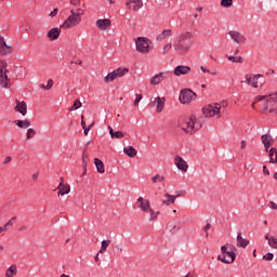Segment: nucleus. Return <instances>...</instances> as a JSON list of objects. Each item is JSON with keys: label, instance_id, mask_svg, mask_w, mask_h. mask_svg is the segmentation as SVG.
I'll return each mask as SVG.
<instances>
[{"label": "nucleus", "instance_id": "nucleus-40", "mask_svg": "<svg viewBox=\"0 0 277 277\" xmlns=\"http://www.w3.org/2000/svg\"><path fill=\"white\" fill-rule=\"evenodd\" d=\"M124 250V247H122V245L120 243H117V245H114L113 247V251L116 253V254H121V252Z\"/></svg>", "mask_w": 277, "mask_h": 277}, {"label": "nucleus", "instance_id": "nucleus-6", "mask_svg": "<svg viewBox=\"0 0 277 277\" xmlns=\"http://www.w3.org/2000/svg\"><path fill=\"white\" fill-rule=\"evenodd\" d=\"M8 62L0 60V85L5 90L12 88V80L8 77Z\"/></svg>", "mask_w": 277, "mask_h": 277}, {"label": "nucleus", "instance_id": "nucleus-39", "mask_svg": "<svg viewBox=\"0 0 277 277\" xmlns=\"http://www.w3.org/2000/svg\"><path fill=\"white\" fill-rule=\"evenodd\" d=\"M172 47H174V43L169 42L162 48V55H168L170 51H172Z\"/></svg>", "mask_w": 277, "mask_h": 277}, {"label": "nucleus", "instance_id": "nucleus-30", "mask_svg": "<svg viewBox=\"0 0 277 277\" xmlns=\"http://www.w3.org/2000/svg\"><path fill=\"white\" fill-rule=\"evenodd\" d=\"M123 153L124 155H127L128 157H137V149L134 148L133 146H128L123 148Z\"/></svg>", "mask_w": 277, "mask_h": 277}, {"label": "nucleus", "instance_id": "nucleus-13", "mask_svg": "<svg viewBox=\"0 0 277 277\" xmlns=\"http://www.w3.org/2000/svg\"><path fill=\"white\" fill-rule=\"evenodd\" d=\"M126 8L131 12H140L144 8V2L142 0H128L126 2Z\"/></svg>", "mask_w": 277, "mask_h": 277}, {"label": "nucleus", "instance_id": "nucleus-29", "mask_svg": "<svg viewBox=\"0 0 277 277\" xmlns=\"http://www.w3.org/2000/svg\"><path fill=\"white\" fill-rule=\"evenodd\" d=\"M18 274V266L16 264L11 265L6 271H5V277H14Z\"/></svg>", "mask_w": 277, "mask_h": 277}, {"label": "nucleus", "instance_id": "nucleus-44", "mask_svg": "<svg viewBox=\"0 0 277 277\" xmlns=\"http://www.w3.org/2000/svg\"><path fill=\"white\" fill-rule=\"evenodd\" d=\"M53 79H49L48 80V84L47 85H44V84H41V88L43 89V90H51V88H53Z\"/></svg>", "mask_w": 277, "mask_h": 277}, {"label": "nucleus", "instance_id": "nucleus-22", "mask_svg": "<svg viewBox=\"0 0 277 277\" xmlns=\"http://www.w3.org/2000/svg\"><path fill=\"white\" fill-rule=\"evenodd\" d=\"M136 202L141 211H146L150 207V201L148 199H144V197H138Z\"/></svg>", "mask_w": 277, "mask_h": 277}, {"label": "nucleus", "instance_id": "nucleus-16", "mask_svg": "<svg viewBox=\"0 0 277 277\" xmlns=\"http://www.w3.org/2000/svg\"><path fill=\"white\" fill-rule=\"evenodd\" d=\"M169 75H170V72H168V71H162V72L155 75L150 79V85H159V83H161V81H163L164 79H168Z\"/></svg>", "mask_w": 277, "mask_h": 277}, {"label": "nucleus", "instance_id": "nucleus-60", "mask_svg": "<svg viewBox=\"0 0 277 277\" xmlns=\"http://www.w3.org/2000/svg\"><path fill=\"white\" fill-rule=\"evenodd\" d=\"M247 144H246V141H241V146L240 148L243 150L246 148Z\"/></svg>", "mask_w": 277, "mask_h": 277}, {"label": "nucleus", "instance_id": "nucleus-33", "mask_svg": "<svg viewBox=\"0 0 277 277\" xmlns=\"http://www.w3.org/2000/svg\"><path fill=\"white\" fill-rule=\"evenodd\" d=\"M94 163H95V167H96V170L100 174H105V163H103L101 161V159L98 158H95L94 159Z\"/></svg>", "mask_w": 277, "mask_h": 277}, {"label": "nucleus", "instance_id": "nucleus-12", "mask_svg": "<svg viewBox=\"0 0 277 277\" xmlns=\"http://www.w3.org/2000/svg\"><path fill=\"white\" fill-rule=\"evenodd\" d=\"M150 103L153 104V106L155 107L156 105V111L157 114H161V111H163V107H166V97H160V96H151L149 98Z\"/></svg>", "mask_w": 277, "mask_h": 277}, {"label": "nucleus", "instance_id": "nucleus-63", "mask_svg": "<svg viewBox=\"0 0 277 277\" xmlns=\"http://www.w3.org/2000/svg\"><path fill=\"white\" fill-rule=\"evenodd\" d=\"M220 105H221V107H228V103L227 102H222Z\"/></svg>", "mask_w": 277, "mask_h": 277}, {"label": "nucleus", "instance_id": "nucleus-15", "mask_svg": "<svg viewBox=\"0 0 277 277\" xmlns=\"http://www.w3.org/2000/svg\"><path fill=\"white\" fill-rule=\"evenodd\" d=\"M174 164L176 166L177 170H181V172H187V170H189L187 161H185V159H183L181 156L174 157Z\"/></svg>", "mask_w": 277, "mask_h": 277}, {"label": "nucleus", "instance_id": "nucleus-7", "mask_svg": "<svg viewBox=\"0 0 277 277\" xmlns=\"http://www.w3.org/2000/svg\"><path fill=\"white\" fill-rule=\"evenodd\" d=\"M202 114L206 118H222V105L220 103L209 104L202 108Z\"/></svg>", "mask_w": 277, "mask_h": 277}, {"label": "nucleus", "instance_id": "nucleus-56", "mask_svg": "<svg viewBox=\"0 0 277 277\" xmlns=\"http://www.w3.org/2000/svg\"><path fill=\"white\" fill-rule=\"evenodd\" d=\"M57 9H54L51 13H50V16L51 18H54V16L57 14Z\"/></svg>", "mask_w": 277, "mask_h": 277}, {"label": "nucleus", "instance_id": "nucleus-42", "mask_svg": "<svg viewBox=\"0 0 277 277\" xmlns=\"http://www.w3.org/2000/svg\"><path fill=\"white\" fill-rule=\"evenodd\" d=\"M81 106H82L81 101L76 100L71 108H69V111H75V109H81Z\"/></svg>", "mask_w": 277, "mask_h": 277}, {"label": "nucleus", "instance_id": "nucleus-36", "mask_svg": "<svg viewBox=\"0 0 277 277\" xmlns=\"http://www.w3.org/2000/svg\"><path fill=\"white\" fill-rule=\"evenodd\" d=\"M227 60L229 62H233L234 64H243V58L241 56H229L226 55Z\"/></svg>", "mask_w": 277, "mask_h": 277}, {"label": "nucleus", "instance_id": "nucleus-45", "mask_svg": "<svg viewBox=\"0 0 277 277\" xmlns=\"http://www.w3.org/2000/svg\"><path fill=\"white\" fill-rule=\"evenodd\" d=\"M135 100H134V106L137 107V105H140V101H142V94H137L135 95Z\"/></svg>", "mask_w": 277, "mask_h": 277}, {"label": "nucleus", "instance_id": "nucleus-34", "mask_svg": "<svg viewBox=\"0 0 277 277\" xmlns=\"http://www.w3.org/2000/svg\"><path fill=\"white\" fill-rule=\"evenodd\" d=\"M143 212L149 215V222H153V220H157L159 215V212H155V210H153L150 206L146 211H143Z\"/></svg>", "mask_w": 277, "mask_h": 277}, {"label": "nucleus", "instance_id": "nucleus-51", "mask_svg": "<svg viewBox=\"0 0 277 277\" xmlns=\"http://www.w3.org/2000/svg\"><path fill=\"white\" fill-rule=\"evenodd\" d=\"M221 254H227V252H230L229 250H228V246H222L221 247Z\"/></svg>", "mask_w": 277, "mask_h": 277}, {"label": "nucleus", "instance_id": "nucleus-26", "mask_svg": "<svg viewBox=\"0 0 277 277\" xmlns=\"http://www.w3.org/2000/svg\"><path fill=\"white\" fill-rule=\"evenodd\" d=\"M60 34H62V28H52L48 32V38H50V40H57Z\"/></svg>", "mask_w": 277, "mask_h": 277}, {"label": "nucleus", "instance_id": "nucleus-21", "mask_svg": "<svg viewBox=\"0 0 277 277\" xmlns=\"http://www.w3.org/2000/svg\"><path fill=\"white\" fill-rule=\"evenodd\" d=\"M57 190L58 196H66V194H70V185L64 183V177H61Z\"/></svg>", "mask_w": 277, "mask_h": 277}, {"label": "nucleus", "instance_id": "nucleus-41", "mask_svg": "<svg viewBox=\"0 0 277 277\" xmlns=\"http://www.w3.org/2000/svg\"><path fill=\"white\" fill-rule=\"evenodd\" d=\"M153 183H162V181H166V177L163 175L156 174L154 177H151Z\"/></svg>", "mask_w": 277, "mask_h": 277}, {"label": "nucleus", "instance_id": "nucleus-35", "mask_svg": "<svg viewBox=\"0 0 277 277\" xmlns=\"http://www.w3.org/2000/svg\"><path fill=\"white\" fill-rule=\"evenodd\" d=\"M109 243H111V240H103L98 254H105V252H107V248H109Z\"/></svg>", "mask_w": 277, "mask_h": 277}, {"label": "nucleus", "instance_id": "nucleus-64", "mask_svg": "<svg viewBox=\"0 0 277 277\" xmlns=\"http://www.w3.org/2000/svg\"><path fill=\"white\" fill-rule=\"evenodd\" d=\"M81 127H82V129H85V121L84 120H81Z\"/></svg>", "mask_w": 277, "mask_h": 277}, {"label": "nucleus", "instance_id": "nucleus-37", "mask_svg": "<svg viewBox=\"0 0 277 277\" xmlns=\"http://www.w3.org/2000/svg\"><path fill=\"white\" fill-rule=\"evenodd\" d=\"M36 137V130L34 128H29L26 132V140H34Z\"/></svg>", "mask_w": 277, "mask_h": 277}, {"label": "nucleus", "instance_id": "nucleus-5", "mask_svg": "<svg viewBox=\"0 0 277 277\" xmlns=\"http://www.w3.org/2000/svg\"><path fill=\"white\" fill-rule=\"evenodd\" d=\"M135 49L137 53H142L143 55H148L153 49H155L154 43L150 41V39L146 37H138L135 40Z\"/></svg>", "mask_w": 277, "mask_h": 277}, {"label": "nucleus", "instance_id": "nucleus-17", "mask_svg": "<svg viewBox=\"0 0 277 277\" xmlns=\"http://www.w3.org/2000/svg\"><path fill=\"white\" fill-rule=\"evenodd\" d=\"M261 141L265 148V153H269V148H272V145L274 144V136L271 134H263Z\"/></svg>", "mask_w": 277, "mask_h": 277}, {"label": "nucleus", "instance_id": "nucleus-47", "mask_svg": "<svg viewBox=\"0 0 277 277\" xmlns=\"http://www.w3.org/2000/svg\"><path fill=\"white\" fill-rule=\"evenodd\" d=\"M114 137H116L117 140H120V137H124V133L122 131H117L115 132Z\"/></svg>", "mask_w": 277, "mask_h": 277}, {"label": "nucleus", "instance_id": "nucleus-23", "mask_svg": "<svg viewBox=\"0 0 277 277\" xmlns=\"http://www.w3.org/2000/svg\"><path fill=\"white\" fill-rule=\"evenodd\" d=\"M236 241L238 248H248V245L250 243V240L245 239L243 236H241V233H238Z\"/></svg>", "mask_w": 277, "mask_h": 277}, {"label": "nucleus", "instance_id": "nucleus-3", "mask_svg": "<svg viewBox=\"0 0 277 277\" xmlns=\"http://www.w3.org/2000/svg\"><path fill=\"white\" fill-rule=\"evenodd\" d=\"M83 14H85L83 9H71L70 15L61 25V29H72V27H77V25L81 24V17Z\"/></svg>", "mask_w": 277, "mask_h": 277}, {"label": "nucleus", "instance_id": "nucleus-18", "mask_svg": "<svg viewBox=\"0 0 277 277\" xmlns=\"http://www.w3.org/2000/svg\"><path fill=\"white\" fill-rule=\"evenodd\" d=\"M189 72H192V67L186 65H179L173 70V75L175 77H181V75H189Z\"/></svg>", "mask_w": 277, "mask_h": 277}, {"label": "nucleus", "instance_id": "nucleus-57", "mask_svg": "<svg viewBox=\"0 0 277 277\" xmlns=\"http://www.w3.org/2000/svg\"><path fill=\"white\" fill-rule=\"evenodd\" d=\"M228 248H229V252H235V250H237V247L233 245H228Z\"/></svg>", "mask_w": 277, "mask_h": 277}, {"label": "nucleus", "instance_id": "nucleus-43", "mask_svg": "<svg viewBox=\"0 0 277 277\" xmlns=\"http://www.w3.org/2000/svg\"><path fill=\"white\" fill-rule=\"evenodd\" d=\"M222 8H230L233 5V0H221Z\"/></svg>", "mask_w": 277, "mask_h": 277}, {"label": "nucleus", "instance_id": "nucleus-1", "mask_svg": "<svg viewBox=\"0 0 277 277\" xmlns=\"http://www.w3.org/2000/svg\"><path fill=\"white\" fill-rule=\"evenodd\" d=\"M256 105H259L260 109L262 111H265L266 114H272V111H275V114H277V92L269 95L256 96L251 107L255 109Z\"/></svg>", "mask_w": 277, "mask_h": 277}, {"label": "nucleus", "instance_id": "nucleus-58", "mask_svg": "<svg viewBox=\"0 0 277 277\" xmlns=\"http://www.w3.org/2000/svg\"><path fill=\"white\" fill-rule=\"evenodd\" d=\"M71 64H77L78 66H81L83 62L81 60H77L76 62H71Z\"/></svg>", "mask_w": 277, "mask_h": 277}, {"label": "nucleus", "instance_id": "nucleus-11", "mask_svg": "<svg viewBox=\"0 0 277 277\" xmlns=\"http://www.w3.org/2000/svg\"><path fill=\"white\" fill-rule=\"evenodd\" d=\"M263 77L261 74H247L245 76V81L242 83H247L248 85H251V88H259V78Z\"/></svg>", "mask_w": 277, "mask_h": 277}, {"label": "nucleus", "instance_id": "nucleus-19", "mask_svg": "<svg viewBox=\"0 0 277 277\" xmlns=\"http://www.w3.org/2000/svg\"><path fill=\"white\" fill-rule=\"evenodd\" d=\"M235 256H236L235 252L228 251L225 254H220L217 259L219 261H222V263L230 264V263H235Z\"/></svg>", "mask_w": 277, "mask_h": 277}, {"label": "nucleus", "instance_id": "nucleus-24", "mask_svg": "<svg viewBox=\"0 0 277 277\" xmlns=\"http://www.w3.org/2000/svg\"><path fill=\"white\" fill-rule=\"evenodd\" d=\"M166 38H172V29H164L160 35L157 36V42H163Z\"/></svg>", "mask_w": 277, "mask_h": 277}, {"label": "nucleus", "instance_id": "nucleus-4", "mask_svg": "<svg viewBox=\"0 0 277 277\" xmlns=\"http://www.w3.org/2000/svg\"><path fill=\"white\" fill-rule=\"evenodd\" d=\"M180 129L185 131V133H196V131L202 129V122L198 121L196 116L192 115L180 122Z\"/></svg>", "mask_w": 277, "mask_h": 277}, {"label": "nucleus", "instance_id": "nucleus-49", "mask_svg": "<svg viewBox=\"0 0 277 277\" xmlns=\"http://www.w3.org/2000/svg\"><path fill=\"white\" fill-rule=\"evenodd\" d=\"M209 228H211V223H208L206 226H203L202 230L206 233V237H209Z\"/></svg>", "mask_w": 277, "mask_h": 277}, {"label": "nucleus", "instance_id": "nucleus-2", "mask_svg": "<svg viewBox=\"0 0 277 277\" xmlns=\"http://www.w3.org/2000/svg\"><path fill=\"white\" fill-rule=\"evenodd\" d=\"M194 39V34L190 31H184L175 36L173 40V51L180 55H185L189 53L192 49V40Z\"/></svg>", "mask_w": 277, "mask_h": 277}, {"label": "nucleus", "instance_id": "nucleus-9", "mask_svg": "<svg viewBox=\"0 0 277 277\" xmlns=\"http://www.w3.org/2000/svg\"><path fill=\"white\" fill-rule=\"evenodd\" d=\"M195 98H196V93L190 89H183L180 92V103H182V105H187L192 103V101H194Z\"/></svg>", "mask_w": 277, "mask_h": 277}, {"label": "nucleus", "instance_id": "nucleus-38", "mask_svg": "<svg viewBox=\"0 0 277 277\" xmlns=\"http://www.w3.org/2000/svg\"><path fill=\"white\" fill-rule=\"evenodd\" d=\"M14 222H16V216H12L3 226L4 230H10V228H12V226H14Z\"/></svg>", "mask_w": 277, "mask_h": 277}, {"label": "nucleus", "instance_id": "nucleus-61", "mask_svg": "<svg viewBox=\"0 0 277 277\" xmlns=\"http://www.w3.org/2000/svg\"><path fill=\"white\" fill-rule=\"evenodd\" d=\"M10 161H12V157H6V158L4 159V163H10Z\"/></svg>", "mask_w": 277, "mask_h": 277}, {"label": "nucleus", "instance_id": "nucleus-28", "mask_svg": "<svg viewBox=\"0 0 277 277\" xmlns=\"http://www.w3.org/2000/svg\"><path fill=\"white\" fill-rule=\"evenodd\" d=\"M265 239H266V241H268V246L271 248H273V250H277V238L276 237H274L269 234H266Z\"/></svg>", "mask_w": 277, "mask_h": 277}, {"label": "nucleus", "instance_id": "nucleus-54", "mask_svg": "<svg viewBox=\"0 0 277 277\" xmlns=\"http://www.w3.org/2000/svg\"><path fill=\"white\" fill-rule=\"evenodd\" d=\"M69 3L70 5H79V3H81V0H70Z\"/></svg>", "mask_w": 277, "mask_h": 277}, {"label": "nucleus", "instance_id": "nucleus-46", "mask_svg": "<svg viewBox=\"0 0 277 277\" xmlns=\"http://www.w3.org/2000/svg\"><path fill=\"white\" fill-rule=\"evenodd\" d=\"M263 259L265 261H274V253H266Z\"/></svg>", "mask_w": 277, "mask_h": 277}, {"label": "nucleus", "instance_id": "nucleus-27", "mask_svg": "<svg viewBox=\"0 0 277 277\" xmlns=\"http://www.w3.org/2000/svg\"><path fill=\"white\" fill-rule=\"evenodd\" d=\"M164 198H167V200H162V205H166L167 207H170V205H174V202H176V196L170 195L169 193L164 194Z\"/></svg>", "mask_w": 277, "mask_h": 277}, {"label": "nucleus", "instance_id": "nucleus-48", "mask_svg": "<svg viewBox=\"0 0 277 277\" xmlns=\"http://www.w3.org/2000/svg\"><path fill=\"white\" fill-rule=\"evenodd\" d=\"M82 162H83V168L85 171V168H88V156H85V154L82 155Z\"/></svg>", "mask_w": 277, "mask_h": 277}, {"label": "nucleus", "instance_id": "nucleus-20", "mask_svg": "<svg viewBox=\"0 0 277 277\" xmlns=\"http://www.w3.org/2000/svg\"><path fill=\"white\" fill-rule=\"evenodd\" d=\"M95 25L97 27V29H100V31H107V29H109V27H111V21L104 18V19H97L95 22Z\"/></svg>", "mask_w": 277, "mask_h": 277}, {"label": "nucleus", "instance_id": "nucleus-62", "mask_svg": "<svg viewBox=\"0 0 277 277\" xmlns=\"http://www.w3.org/2000/svg\"><path fill=\"white\" fill-rule=\"evenodd\" d=\"M203 34H205V36H211V31H209L208 29H205Z\"/></svg>", "mask_w": 277, "mask_h": 277}, {"label": "nucleus", "instance_id": "nucleus-53", "mask_svg": "<svg viewBox=\"0 0 277 277\" xmlns=\"http://www.w3.org/2000/svg\"><path fill=\"white\" fill-rule=\"evenodd\" d=\"M263 174H264L265 176H269V170L267 169V166H264V167H263Z\"/></svg>", "mask_w": 277, "mask_h": 277}, {"label": "nucleus", "instance_id": "nucleus-8", "mask_svg": "<svg viewBox=\"0 0 277 277\" xmlns=\"http://www.w3.org/2000/svg\"><path fill=\"white\" fill-rule=\"evenodd\" d=\"M129 72V68L127 67H119L111 72H109L105 78V83H111V81H116V79H120V77H124Z\"/></svg>", "mask_w": 277, "mask_h": 277}, {"label": "nucleus", "instance_id": "nucleus-31", "mask_svg": "<svg viewBox=\"0 0 277 277\" xmlns=\"http://www.w3.org/2000/svg\"><path fill=\"white\" fill-rule=\"evenodd\" d=\"M269 163H277V149L276 147H272L268 149Z\"/></svg>", "mask_w": 277, "mask_h": 277}, {"label": "nucleus", "instance_id": "nucleus-52", "mask_svg": "<svg viewBox=\"0 0 277 277\" xmlns=\"http://www.w3.org/2000/svg\"><path fill=\"white\" fill-rule=\"evenodd\" d=\"M268 207H269V209H273L274 211L277 210V203L274 201H269Z\"/></svg>", "mask_w": 277, "mask_h": 277}, {"label": "nucleus", "instance_id": "nucleus-10", "mask_svg": "<svg viewBox=\"0 0 277 277\" xmlns=\"http://www.w3.org/2000/svg\"><path fill=\"white\" fill-rule=\"evenodd\" d=\"M14 48L11 44H8L5 38L0 36V56L5 57L8 55H12Z\"/></svg>", "mask_w": 277, "mask_h": 277}, {"label": "nucleus", "instance_id": "nucleus-25", "mask_svg": "<svg viewBox=\"0 0 277 277\" xmlns=\"http://www.w3.org/2000/svg\"><path fill=\"white\" fill-rule=\"evenodd\" d=\"M15 111L22 114V116H27V103L25 102H17L15 106Z\"/></svg>", "mask_w": 277, "mask_h": 277}, {"label": "nucleus", "instance_id": "nucleus-14", "mask_svg": "<svg viewBox=\"0 0 277 277\" xmlns=\"http://www.w3.org/2000/svg\"><path fill=\"white\" fill-rule=\"evenodd\" d=\"M228 36L232 38V40H234V42H236V44H246V37L241 32L230 30Z\"/></svg>", "mask_w": 277, "mask_h": 277}, {"label": "nucleus", "instance_id": "nucleus-32", "mask_svg": "<svg viewBox=\"0 0 277 277\" xmlns=\"http://www.w3.org/2000/svg\"><path fill=\"white\" fill-rule=\"evenodd\" d=\"M14 122L18 129H29L31 127L29 120H15Z\"/></svg>", "mask_w": 277, "mask_h": 277}, {"label": "nucleus", "instance_id": "nucleus-55", "mask_svg": "<svg viewBox=\"0 0 277 277\" xmlns=\"http://www.w3.org/2000/svg\"><path fill=\"white\" fill-rule=\"evenodd\" d=\"M108 130H109V135L111 138H114V135L116 134V132H114V128H111L110 126H108Z\"/></svg>", "mask_w": 277, "mask_h": 277}, {"label": "nucleus", "instance_id": "nucleus-59", "mask_svg": "<svg viewBox=\"0 0 277 277\" xmlns=\"http://www.w3.org/2000/svg\"><path fill=\"white\" fill-rule=\"evenodd\" d=\"M200 70H202L203 72H211V70L207 69L205 66H201Z\"/></svg>", "mask_w": 277, "mask_h": 277}, {"label": "nucleus", "instance_id": "nucleus-50", "mask_svg": "<svg viewBox=\"0 0 277 277\" xmlns=\"http://www.w3.org/2000/svg\"><path fill=\"white\" fill-rule=\"evenodd\" d=\"M170 230H171V233H173V234H174V233H179V232L181 230V226H179V225H173Z\"/></svg>", "mask_w": 277, "mask_h": 277}]
</instances>
